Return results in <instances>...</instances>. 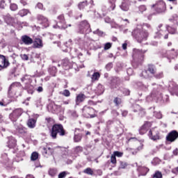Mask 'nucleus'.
<instances>
[{"label":"nucleus","instance_id":"1","mask_svg":"<svg viewBox=\"0 0 178 178\" xmlns=\"http://www.w3.org/2000/svg\"><path fill=\"white\" fill-rule=\"evenodd\" d=\"M58 134L61 136H63L65 134H66V131L63 129V126L60 124H54L50 131V136L54 140L56 139Z\"/></svg>","mask_w":178,"mask_h":178},{"label":"nucleus","instance_id":"2","mask_svg":"<svg viewBox=\"0 0 178 178\" xmlns=\"http://www.w3.org/2000/svg\"><path fill=\"white\" fill-rule=\"evenodd\" d=\"M132 35L135 37L138 42H141L147 40V37H148V32L140 29H135L132 32Z\"/></svg>","mask_w":178,"mask_h":178},{"label":"nucleus","instance_id":"3","mask_svg":"<svg viewBox=\"0 0 178 178\" xmlns=\"http://www.w3.org/2000/svg\"><path fill=\"white\" fill-rule=\"evenodd\" d=\"M161 27L162 24L159 25L158 31L155 33L154 36V38H161V37H162V35L166 33V30L168 31V33H170V34H176V29L173 27L168 26L166 29H164L165 31H163V29H161Z\"/></svg>","mask_w":178,"mask_h":178},{"label":"nucleus","instance_id":"4","mask_svg":"<svg viewBox=\"0 0 178 178\" xmlns=\"http://www.w3.org/2000/svg\"><path fill=\"white\" fill-rule=\"evenodd\" d=\"M79 33H80V34H88L91 33V28L90 27L88 22L84 20L81 22Z\"/></svg>","mask_w":178,"mask_h":178},{"label":"nucleus","instance_id":"5","mask_svg":"<svg viewBox=\"0 0 178 178\" xmlns=\"http://www.w3.org/2000/svg\"><path fill=\"white\" fill-rule=\"evenodd\" d=\"M83 115L85 118H95L97 115L95 114V110L91 107L85 106L83 108Z\"/></svg>","mask_w":178,"mask_h":178},{"label":"nucleus","instance_id":"6","mask_svg":"<svg viewBox=\"0 0 178 178\" xmlns=\"http://www.w3.org/2000/svg\"><path fill=\"white\" fill-rule=\"evenodd\" d=\"M144 54H145V51L134 49L133 58L135 60H138V62H143L144 60Z\"/></svg>","mask_w":178,"mask_h":178},{"label":"nucleus","instance_id":"7","mask_svg":"<svg viewBox=\"0 0 178 178\" xmlns=\"http://www.w3.org/2000/svg\"><path fill=\"white\" fill-rule=\"evenodd\" d=\"M22 113H23V110L22 108H17L10 114L9 118L13 121L14 124L16 123L17 119L22 116Z\"/></svg>","mask_w":178,"mask_h":178},{"label":"nucleus","instance_id":"8","mask_svg":"<svg viewBox=\"0 0 178 178\" xmlns=\"http://www.w3.org/2000/svg\"><path fill=\"white\" fill-rule=\"evenodd\" d=\"M54 29H67V25L65 24V17L63 15H59L58 17V22L56 26H54Z\"/></svg>","mask_w":178,"mask_h":178},{"label":"nucleus","instance_id":"9","mask_svg":"<svg viewBox=\"0 0 178 178\" xmlns=\"http://www.w3.org/2000/svg\"><path fill=\"white\" fill-rule=\"evenodd\" d=\"M153 6L156 8V12L157 13H163L166 10V4L163 1H159Z\"/></svg>","mask_w":178,"mask_h":178},{"label":"nucleus","instance_id":"10","mask_svg":"<svg viewBox=\"0 0 178 178\" xmlns=\"http://www.w3.org/2000/svg\"><path fill=\"white\" fill-rule=\"evenodd\" d=\"M149 137L150 140L156 141V140H159V131L155 129H152L149 131Z\"/></svg>","mask_w":178,"mask_h":178},{"label":"nucleus","instance_id":"11","mask_svg":"<svg viewBox=\"0 0 178 178\" xmlns=\"http://www.w3.org/2000/svg\"><path fill=\"white\" fill-rule=\"evenodd\" d=\"M130 5H131V1L130 0H122L120 8L124 12H127L130 9Z\"/></svg>","mask_w":178,"mask_h":178},{"label":"nucleus","instance_id":"12","mask_svg":"<svg viewBox=\"0 0 178 178\" xmlns=\"http://www.w3.org/2000/svg\"><path fill=\"white\" fill-rule=\"evenodd\" d=\"M8 66H9V61L6 60L5 56L0 54V70L8 67Z\"/></svg>","mask_w":178,"mask_h":178},{"label":"nucleus","instance_id":"13","mask_svg":"<svg viewBox=\"0 0 178 178\" xmlns=\"http://www.w3.org/2000/svg\"><path fill=\"white\" fill-rule=\"evenodd\" d=\"M168 141H170L171 143H173L175 140L178 138V132L177 131H172L168 134V135L166 137Z\"/></svg>","mask_w":178,"mask_h":178},{"label":"nucleus","instance_id":"14","mask_svg":"<svg viewBox=\"0 0 178 178\" xmlns=\"http://www.w3.org/2000/svg\"><path fill=\"white\" fill-rule=\"evenodd\" d=\"M14 126L17 133H19V134H26L27 133V129H26V127H23L22 125L15 123Z\"/></svg>","mask_w":178,"mask_h":178},{"label":"nucleus","instance_id":"15","mask_svg":"<svg viewBox=\"0 0 178 178\" xmlns=\"http://www.w3.org/2000/svg\"><path fill=\"white\" fill-rule=\"evenodd\" d=\"M21 40L25 45H31L33 44V40L30 38V36H28L26 35H24L22 36Z\"/></svg>","mask_w":178,"mask_h":178},{"label":"nucleus","instance_id":"16","mask_svg":"<svg viewBox=\"0 0 178 178\" xmlns=\"http://www.w3.org/2000/svg\"><path fill=\"white\" fill-rule=\"evenodd\" d=\"M38 20L40 22V23L41 24H44V27H48V26H49V22H48V19H47V17H44L43 15H38Z\"/></svg>","mask_w":178,"mask_h":178},{"label":"nucleus","instance_id":"17","mask_svg":"<svg viewBox=\"0 0 178 178\" xmlns=\"http://www.w3.org/2000/svg\"><path fill=\"white\" fill-rule=\"evenodd\" d=\"M134 112H139V116H140L141 118H143V116H145V111L143 110V108H141V106H140V105L138 104H135L134 106Z\"/></svg>","mask_w":178,"mask_h":178},{"label":"nucleus","instance_id":"18","mask_svg":"<svg viewBox=\"0 0 178 178\" xmlns=\"http://www.w3.org/2000/svg\"><path fill=\"white\" fill-rule=\"evenodd\" d=\"M33 47L34 48H42L44 47V44L42 43V40L40 38H35V40H33Z\"/></svg>","mask_w":178,"mask_h":178},{"label":"nucleus","instance_id":"19","mask_svg":"<svg viewBox=\"0 0 178 178\" xmlns=\"http://www.w3.org/2000/svg\"><path fill=\"white\" fill-rule=\"evenodd\" d=\"M42 152L44 156L52 155L54 154V149L51 147H42Z\"/></svg>","mask_w":178,"mask_h":178},{"label":"nucleus","instance_id":"20","mask_svg":"<svg viewBox=\"0 0 178 178\" xmlns=\"http://www.w3.org/2000/svg\"><path fill=\"white\" fill-rule=\"evenodd\" d=\"M8 148H15L16 147V140L13 137H10L7 143Z\"/></svg>","mask_w":178,"mask_h":178},{"label":"nucleus","instance_id":"21","mask_svg":"<svg viewBox=\"0 0 178 178\" xmlns=\"http://www.w3.org/2000/svg\"><path fill=\"white\" fill-rule=\"evenodd\" d=\"M37 123V120L34 118H30L27 121V126L29 129H34L35 127V124Z\"/></svg>","mask_w":178,"mask_h":178},{"label":"nucleus","instance_id":"22","mask_svg":"<svg viewBox=\"0 0 178 178\" xmlns=\"http://www.w3.org/2000/svg\"><path fill=\"white\" fill-rule=\"evenodd\" d=\"M17 88H22V84L19 82H15L10 86L8 92H10L12 90H16Z\"/></svg>","mask_w":178,"mask_h":178},{"label":"nucleus","instance_id":"23","mask_svg":"<svg viewBox=\"0 0 178 178\" xmlns=\"http://www.w3.org/2000/svg\"><path fill=\"white\" fill-rule=\"evenodd\" d=\"M149 126V123H145L144 125H143L139 130L140 134H145V133H147V129H148Z\"/></svg>","mask_w":178,"mask_h":178},{"label":"nucleus","instance_id":"24","mask_svg":"<svg viewBox=\"0 0 178 178\" xmlns=\"http://www.w3.org/2000/svg\"><path fill=\"white\" fill-rule=\"evenodd\" d=\"M3 18L4 22H6L7 24H12V23H13V17H12L10 15L7 14L6 15H4Z\"/></svg>","mask_w":178,"mask_h":178},{"label":"nucleus","instance_id":"25","mask_svg":"<svg viewBox=\"0 0 178 178\" xmlns=\"http://www.w3.org/2000/svg\"><path fill=\"white\" fill-rule=\"evenodd\" d=\"M104 91H105V89H104V86L101 84H99L96 88V92L98 95H101L102 94H104Z\"/></svg>","mask_w":178,"mask_h":178},{"label":"nucleus","instance_id":"26","mask_svg":"<svg viewBox=\"0 0 178 178\" xmlns=\"http://www.w3.org/2000/svg\"><path fill=\"white\" fill-rule=\"evenodd\" d=\"M84 99H86V95H84V94H81L76 97V104H80V102H83Z\"/></svg>","mask_w":178,"mask_h":178},{"label":"nucleus","instance_id":"27","mask_svg":"<svg viewBox=\"0 0 178 178\" xmlns=\"http://www.w3.org/2000/svg\"><path fill=\"white\" fill-rule=\"evenodd\" d=\"M108 3L110 4V10H115V8H116V0H108Z\"/></svg>","mask_w":178,"mask_h":178},{"label":"nucleus","instance_id":"28","mask_svg":"<svg viewBox=\"0 0 178 178\" xmlns=\"http://www.w3.org/2000/svg\"><path fill=\"white\" fill-rule=\"evenodd\" d=\"M8 3H10V0H1L0 1V8L1 9H5V6H6Z\"/></svg>","mask_w":178,"mask_h":178},{"label":"nucleus","instance_id":"29","mask_svg":"<svg viewBox=\"0 0 178 178\" xmlns=\"http://www.w3.org/2000/svg\"><path fill=\"white\" fill-rule=\"evenodd\" d=\"M63 66L65 70H67V69H70V67H71L70 63H69V60H64V62L63 63Z\"/></svg>","mask_w":178,"mask_h":178},{"label":"nucleus","instance_id":"30","mask_svg":"<svg viewBox=\"0 0 178 178\" xmlns=\"http://www.w3.org/2000/svg\"><path fill=\"white\" fill-rule=\"evenodd\" d=\"M25 88L27 90L29 94H33V92H34V86L31 85H27L25 86Z\"/></svg>","mask_w":178,"mask_h":178},{"label":"nucleus","instance_id":"31","mask_svg":"<svg viewBox=\"0 0 178 178\" xmlns=\"http://www.w3.org/2000/svg\"><path fill=\"white\" fill-rule=\"evenodd\" d=\"M162 90V88L161 86L158 87V90H154L152 95H155V97H158L159 95H161L162 93H161V90Z\"/></svg>","mask_w":178,"mask_h":178},{"label":"nucleus","instance_id":"32","mask_svg":"<svg viewBox=\"0 0 178 178\" xmlns=\"http://www.w3.org/2000/svg\"><path fill=\"white\" fill-rule=\"evenodd\" d=\"M101 77V75L99 74V72H94V74L92 75V81H95L96 80H98Z\"/></svg>","mask_w":178,"mask_h":178},{"label":"nucleus","instance_id":"33","mask_svg":"<svg viewBox=\"0 0 178 178\" xmlns=\"http://www.w3.org/2000/svg\"><path fill=\"white\" fill-rule=\"evenodd\" d=\"M83 173L92 176L94 175V171L92 170V169H91V168H88L83 170Z\"/></svg>","mask_w":178,"mask_h":178},{"label":"nucleus","instance_id":"34","mask_svg":"<svg viewBox=\"0 0 178 178\" xmlns=\"http://www.w3.org/2000/svg\"><path fill=\"white\" fill-rule=\"evenodd\" d=\"M147 71H149L151 74H155L156 69H155V67L154 65H149Z\"/></svg>","mask_w":178,"mask_h":178},{"label":"nucleus","instance_id":"35","mask_svg":"<svg viewBox=\"0 0 178 178\" xmlns=\"http://www.w3.org/2000/svg\"><path fill=\"white\" fill-rule=\"evenodd\" d=\"M31 161H37L38 159V153L37 152H34L32 153L31 156Z\"/></svg>","mask_w":178,"mask_h":178},{"label":"nucleus","instance_id":"36","mask_svg":"<svg viewBox=\"0 0 178 178\" xmlns=\"http://www.w3.org/2000/svg\"><path fill=\"white\" fill-rule=\"evenodd\" d=\"M56 173H58V170L55 168H51L49 170V175L50 176H55V175H56Z\"/></svg>","mask_w":178,"mask_h":178},{"label":"nucleus","instance_id":"37","mask_svg":"<svg viewBox=\"0 0 178 178\" xmlns=\"http://www.w3.org/2000/svg\"><path fill=\"white\" fill-rule=\"evenodd\" d=\"M29 13V10L26 9H22L19 12V15L23 17V16H26Z\"/></svg>","mask_w":178,"mask_h":178},{"label":"nucleus","instance_id":"38","mask_svg":"<svg viewBox=\"0 0 178 178\" xmlns=\"http://www.w3.org/2000/svg\"><path fill=\"white\" fill-rule=\"evenodd\" d=\"M81 138H82V136L80 134L75 135L74 137V140L75 143H79V141H81Z\"/></svg>","mask_w":178,"mask_h":178},{"label":"nucleus","instance_id":"39","mask_svg":"<svg viewBox=\"0 0 178 178\" xmlns=\"http://www.w3.org/2000/svg\"><path fill=\"white\" fill-rule=\"evenodd\" d=\"M78 6L80 10L84 9L87 6V1L81 2Z\"/></svg>","mask_w":178,"mask_h":178},{"label":"nucleus","instance_id":"40","mask_svg":"<svg viewBox=\"0 0 178 178\" xmlns=\"http://www.w3.org/2000/svg\"><path fill=\"white\" fill-rule=\"evenodd\" d=\"M74 41L76 44H78V45H80V47H83V40H81L79 38H77L76 39H75Z\"/></svg>","mask_w":178,"mask_h":178},{"label":"nucleus","instance_id":"41","mask_svg":"<svg viewBox=\"0 0 178 178\" xmlns=\"http://www.w3.org/2000/svg\"><path fill=\"white\" fill-rule=\"evenodd\" d=\"M62 95H64V97H70V91L69 90H64L63 92H61Z\"/></svg>","mask_w":178,"mask_h":178},{"label":"nucleus","instance_id":"42","mask_svg":"<svg viewBox=\"0 0 178 178\" xmlns=\"http://www.w3.org/2000/svg\"><path fill=\"white\" fill-rule=\"evenodd\" d=\"M140 76L142 77H144L145 79H148V77H149V76L148 75V71L147 70L143 71Z\"/></svg>","mask_w":178,"mask_h":178},{"label":"nucleus","instance_id":"43","mask_svg":"<svg viewBox=\"0 0 178 178\" xmlns=\"http://www.w3.org/2000/svg\"><path fill=\"white\" fill-rule=\"evenodd\" d=\"M113 155L118 158H122L123 156V152L115 151L113 152Z\"/></svg>","mask_w":178,"mask_h":178},{"label":"nucleus","instance_id":"44","mask_svg":"<svg viewBox=\"0 0 178 178\" xmlns=\"http://www.w3.org/2000/svg\"><path fill=\"white\" fill-rule=\"evenodd\" d=\"M113 84H116L117 86L120 83V79L115 77L112 81Z\"/></svg>","mask_w":178,"mask_h":178},{"label":"nucleus","instance_id":"45","mask_svg":"<svg viewBox=\"0 0 178 178\" xmlns=\"http://www.w3.org/2000/svg\"><path fill=\"white\" fill-rule=\"evenodd\" d=\"M153 178H162V173L159 171L156 172Z\"/></svg>","mask_w":178,"mask_h":178},{"label":"nucleus","instance_id":"46","mask_svg":"<svg viewBox=\"0 0 178 178\" xmlns=\"http://www.w3.org/2000/svg\"><path fill=\"white\" fill-rule=\"evenodd\" d=\"M154 115L157 119H162V113H161V112H154Z\"/></svg>","mask_w":178,"mask_h":178},{"label":"nucleus","instance_id":"47","mask_svg":"<svg viewBox=\"0 0 178 178\" xmlns=\"http://www.w3.org/2000/svg\"><path fill=\"white\" fill-rule=\"evenodd\" d=\"M94 34H97V35H104V32H102V31H99V29H97L96 31H93Z\"/></svg>","mask_w":178,"mask_h":178},{"label":"nucleus","instance_id":"48","mask_svg":"<svg viewBox=\"0 0 178 178\" xmlns=\"http://www.w3.org/2000/svg\"><path fill=\"white\" fill-rule=\"evenodd\" d=\"M10 9L13 11L17 10V5L15 3H12L10 6Z\"/></svg>","mask_w":178,"mask_h":178},{"label":"nucleus","instance_id":"49","mask_svg":"<svg viewBox=\"0 0 178 178\" xmlns=\"http://www.w3.org/2000/svg\"><path fill=\"white\" fill-rule=\"evenodd\" d=\"M114 103L117 106L120 105V104L122 103V100L120 99V98L116 97L114 99Z\"/></svg>","mask_w":178,"mask_h":178},{"label":"nucleus","instance_id":"50","mask_svg":"<svg viewBox=\"0 0 178 178\" xmlns=\"http://www.w3.org/2000/svg\"><path fill=\"white\" fill-rule=\"evenodd\" d=\"M139 10L141 12V13H143V12H145V10H147V7H145L144 5H142L139 6Z\"/></svg>","mask_w":178,"mask_h":178},{"label":"nucleus","instance_id":"51","mask_svg":"<svg viewBox=\"0 0 178 178\" xmlns=\"http://www.w3.org/2000/svg\"><path fill=\"white\" fill-rule=\"evenodd\" d=\"M111 163H113V164L116 163V156L113 154H112L111 156Z\"/></svg>","mask_w":178,"mask_h":178},{"label":"nucleus","instance_id":"52","mask_svg":"<svg viewBox=\"0 0 178 178\" xmlns=\"http://www.w3.org/2000/svg\"><path fill=\"white\" fill-rule=\"evenodd\" d=\"M163 77V72H159L155 75L156 79H162Z\"/></svg>","mask_w":178,"mask_h":178},{"label":"nucleus","instance_id":"53","mask_svg":"<svg viewBox=\"0 0 178 178\" xmlns=\"http://www.w3.org/2000/svg\"><path fill=\"white\" fill-rule=\"evenodd\" d=\"M111 47H112V44H111L110 42L106 43V44L104 45V49L106 51L111 49Z\"/></svg>","mask_w":178,"mask_h":178},{"label":"nucleus","instance_id":"54","mask_svg":"<svg viewBox=\"0 0 178 178\" xmlns=\"http://www.w3.org/2000/svg\"><path fill=\"white\" fill-rule=\"evenodd\" d=\"M126 166H127V163L126 162L120 161L121 169H125Z\"/></svg>","mask_w":178,"mask_h":178},{"label":"nucleus","instance_id":"55","mask_svg":"<svg viewBox=\"0 0 178 178\" xmlns=\"http://www.w3.org/2000/svg\"><path fill=\"white\" fill-rule=\"evenodd\" d=\"M138 87H140L142 90H145V88H147V86H144L141 82L138 83Z\"/></svg>","mask_w":178,"mask_h":178},{"label":"nucleus","instance_id":"56","mask_svg":"<svg viewBox=\"0 0 178 178\" xmlns=\"http://www.w3.org/2000/svg\"><path fill=\"white\" fill-rule=\"evenodd\" d=\"M113 64H112V63H108L106 65V69L107 70H110L111 69H112V67H113Z\"/></svg>","mask_w":178,"mask_h":178},{"label":"nucleus","instance_id":"57","mask_svg":"<svg viewBox=\"0 0 178 178\" xmlns=\"http://www.w3.org/2000/svg\"><path fill=\"white\" fill-rule=\"evenodd\" d=\"M21 58L23 59V60H29V56L26 54H22Z\"/></svg>","mask_w":178,"mask_h":178},{"label":"nucleus","instance_id":"58","mask_svg":"<svg viewBox=\"0 0 178 178\" xmlns=\"http://www.w3.org/2000/svg\"><path fill=\"white\" fill-rule=\"evenodd\" d=\"M36 8H38V9H44V6L42 5V3H38L36 5Z\"/></svg>","mask_w":178,"mask_h":178},{"label":"nucleus","instance_id":"59","mask_svg":"<svg viewBox=\"0 0 178 178\" xmlns=\"http://www.w3.org/2000/svg\"><path fill=\"white\" fill-rule=\"evenodd\" d=\"M104 22H106V23H111V22H112V19L109 17H106L104 18Z\"/></svg>","mask_w":178,"mask_h":178},{"label":"nucleus","instance_id":"60","mask_svg":"<svg viewBox=\"0 0 178 178\" xmlns=\"http://www.w3.org/2000/svg\"><path fill=\"white\" fill-rule=\"evenodd\" d=\"M26 80H30V76H29V75H25L22 78V81H26Z\"/></svg>","mask_w":178,"mask_h":178},{"label":"nucleus","instance_id":"61","mask_svg":"<svg viewBox=\"0 0 178 178\" xmlns=\"http://www.w3.org/2000/svg\"><path fill=\"white\" fill-rule=\"evenodd\" d=\"M76 152H79V151H83V147H80V146H77L76 147Z\"/></svg>","mask_w":178,"mask_h":178},{"label":"nucleus","instance_id":"62","mask_svg":"<svg viewBox=\"0 0 178 178\" xmlns=\"http://www.w3.org/2000/svg\"><path fill=\"white\" fill-rule=\"evenodd\" d=\"M21 3H22L24 6H26V5H27V0H21Z\"/></svg>","mask_w":178,"mask_h":178},{"label":"nucleus","instance_id":"63","mask_svg":"<svg viewBox=\"0 0 178 178\" xmlns=\"http://www.w3.org/2000/svg\"><path fill=\"white\" fill-rule=\"evenodd\" d=\"M172 90L174 91V92H178V86H175Z\"/></svg>","mask_w":178,"mask_h":178},{"label":"nucleus","instance_id":"64","mask_svg":"<svg viewBox=\"0 0 178 178\" xmlns=\"http://www.w3.org/2000/svg\"><path fill=\"white\" fill-rule=\"evenodd\" d=\"M144 27H146L147 29H151V25L149 24H144Z\"/></svg>","mask_w":178,"mask_h":178}]
</instances>
